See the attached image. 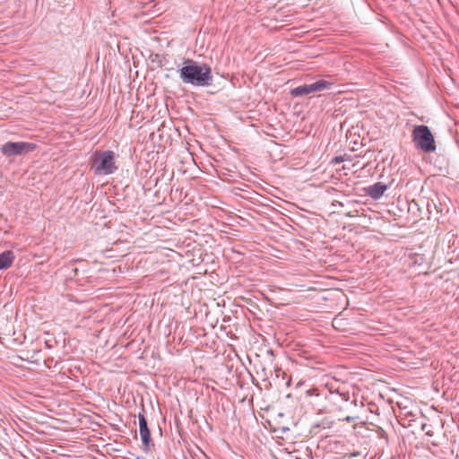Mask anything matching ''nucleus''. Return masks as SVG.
<instances>
[{"instance_id": "nucleus-1", "label": "nucleus", "mask_w": 459, "mask_h": 459, "mask_svg": "<svg viewBox=\"0 0 459 459\" xmlns=\"http://www.w3.org/2000/svg\"><path fill=\"white\" fill-rule=\"evenodd\" d=\"M179 78L186 84L195 87L211 86L213 82L212 68L207 64H200L193 59H185L183 66L178 70Z\"/></svg>"}, {"instance_id": "nucleus-2", "label": "nucleus", "mask_w": 459, "mask_h": 459, "mask_svg": "<svg viewBox=\"0 0 459 459\" xmlns=\"http://www.w3.org/2000/svg\"><path fill=\"white\" fill-rule=\"evenodd\" d=\"M91 169L96 175L113 174L117 169L114 152L112 151L96 152L91 158Z\"/></svg>"}, {"instance_id": "nucleus-3", "label": "nucleus", "mask_w": 459, "mask_h": 459, "mask_svg": "<svg viewBox=\"0 0 459 459\" xmlns=\"http://www.w3.org/2000/svg\"><path fill=\"white\" fill-rule=\"evenodd\" d=\"M412 138L418 149L426 152L436 150L434 136L427 126H416L412 131Z\"/></svg>"}, {"instance_id": "nucleus-4", "label": "nucleus", "mask_w": 459, "mask_h": 459, "mask_svg": "<svg viewBox=\"0 0 459 459\" xmlns=\"http://www.w3.org/2000/svg\"><path fill=\"white\" fill-rule=\"evenodd\" d=\"M37 148L33 143L28 142H7L1 146V152L4 156L10 158L32 152Z\"/></svg>"}, {"instance_id": "nucleus-5", "label": "nucleus", "mask_w": 459, "mask_h": 459, "mask_svg": "<svg viewBox=\"0 0 459 459\" xmlns=\"http://www.w3.org/2000/svg\"><path fill=\"white\" fill-rule=\"evenodd\" d=\"M138 420H139V432H140L141 439H142V442L143 445V450L145 452H148L152 439H151L150 429L148 428L147 420L143 414L139 413Z\"/></svg>"}, {"instance_id": "nucleus-6", "label": "nucleus", "mask_w": 459, "mask_h": 459, "mask_svg": "<svg viewBox=\"0 0 459 459\" xmlns=\"http://www.w3.org/2000/svg\"><path fill=\"white\" fill-rule=\"evenodd\" d=\"M387 190V186L383 182H377L366 189V193L373 200L380 199Z\"/></svg>"}, {"instance_id": "nucleus-7", "label": "nucleus", "mask_w": 459, "mask_h": 459, "mask_svg": "<svg viewBox=\"0 0 459 459\" xmlns=\"http://www.w3.org/2000/svg\"><path fill=\"white\" fill-rule=\"evenodd\" d=\"M15 259L12 250H5L0 254V270L8 269Z\"/></svg>"}, {"instance_id": "nucleus-8", "label": "nucleus", "mask_w": 459, "mask_h": 459, "mask_svg": "<svg viewBox=\"0 0 459 459\" xmlns=\"http://www.w3.org/2000/svg\"><path fill=\"white\" fill-rule=\"evenodd\" d=\"M310 93H313L310 84H303L290 90V95L292 97H301Z\"/></svg>"}, {"instance_id": "nucleus-9", "label": "nucleus", "mask_w": 459, "mask_h": 459, "mask_svg": "<svg viewBox=\"0 0 459 459\" xmlns=\"http://www.w3.org/2000/svg\"><path fill=\"white\" fill-rule=\"evenodd\" d=\"M310 85H311L312 92H316V91H322L330 89L331 86L333 85V83L328 81H325V80H319L313 83H310Z\"/></svg>"}, {"instance_id": "nucleus-10", "label": "nucleus", "mask_w": 459, "mask_h": 459, "mask_svg": "<svg viewBox=\"0 0 459 459\" xmlns=\"http://www.w3.org/2000/svg\"><path fill=\"white\" fill-rule=\"evenodd\" d=\"M355 418L356 417L346 416L345 420H347L348 422H351L355 420Z\"/></svg>"}, {"instance_id": "nucleus-11", "label": "nucleus", "mask_w": 459, "mask_h": 459, "mask_svg": "<svg viewBox=\"0 0 459 459\" xmlns=\"http://www.w3.org/2000/svg\"><path fill=\"white\" fill-rule=\"evenodd\" d=\"M334 161H335L336 163H340V162H342V157H336V158L334 159Z\"/></svg>"}, {"instance_id": "nucleus-12", "label": "nucleus", "mask_w": 459, "mask_h": 459, "mask_svg": "<svg viewBox=\"0 0 459 459\" xmlns=\"http://www.w3.org/2000/svg\"><path fill=\"white\" fill-rule=\"evenodd\" d=\"M341 397H342V399L343 401H345V402H348V401H349V397H348V396H346L345 394H341Z\"/></svg>"}, {"instance_id": "nucleus-13", "label": "nucleus", "mask_w": 459, "mask_h": 459, "mask_svg": "<svg viewBox=\"0 0 459 459\" xmlns=\"http://www.w3.org/2000/svg\"><path fill=\"white\" fill-rule=\"evenodd\" d=\"M352 403H353L354 405H356V400L351 401V404H352Z\"/></svg>"}, {"instance_id": "nucleus-14", "label": "nucleus", "mask_w": 459, "mask_h": 459, "mask_svg": "<svg viewBox=\"0 0 459 459\" xmlns=\"http://www.w3.org/2000/svg\"><path fill=\"white\" fill-rule=\"evenodd\" d=\"M425 427H426V424H423V425H422V428H421V429H422V430H424V429H425Z\"/></svg>"}]
</instances>
